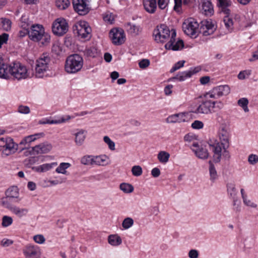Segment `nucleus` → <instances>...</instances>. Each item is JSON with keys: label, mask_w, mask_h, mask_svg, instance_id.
I'll return each instance as SVG.
<instances>
[{"label": "nucleus", "mask_w": 258, "mask_h": 258, "mask_svg": "<svg viewBox=\"0 0 258 258\" xmlns=\"http://www.w3.org/2000/svg\"><path fill=\"white\" fill-rule=\"evenodd\" d=\"M176 33L175 30H170L168 26L164 24L158 25L153 31V37L157 43H164L166 49L177 51L184 47V43L182 40L176 41Z\"/></svg>", "instance_id": "obj_1"}, {"label": "nucleus", "mask_w": 258, "mask_h": 258, "mask_svg": "<svg viewBox=\"0 0 258 258\" xmlns=\"http://www.w3.org/2000/svg\"><path fill=\"white\" fill-rule=\"evenodd\" d=\"M30 39L35 42L41 40L42 45H45L49 43L50 36L45 33L42 25L34 24L30 26V30L28 33Z\"/></svg>", "instance_id": "obj_2"}, {"label": "nucleus", "mask_w": 258, "mask_h": 258, "mask_svg": "<svg viewBox=\"0 0 258 258\" xmlns=\"http://www.w3.org/2000/svg\"><path fill=\"white\" fill-rule=\"evenodd\" d=\"M83 66V59L80 55L74 54L69 56L66 60L64 70L69 74L79 72Z\"/></svg>", "instance_id": "obj_3"}, {"label": "nucleus", "mask_w": 258, "mask_h": 258, "mask_svg": "<svg viewBox=\"0 0 258 258\" xmlns=\"http://www.w3.org/2000/svg\"><path fill=\"white\" fill-rule=\"evenodd\" d=\"M51 59L49 54L43 53L36 60L35 67V76L37 78H43L46 72L49 70Z\"/></svg>", "instance_id": "obj_4"}, {"label": "nucleus", "mask_w": 258, "mask_h": 258, "mask_svg": "<svg viewBox=\"0 0 258 258\" xmlns=\"http://www.w3.org/2000/svg\"><path fill=\"white\" fill-rule=\"evenodd\" d=\"M10 78L20 80L29 77L26 67L19 62H15L10 64Z\"/></svg>", "instance_id": "obj_5"}, {"label": "nucleus", "mask_w": 258, "mask_h": 258, "mask_svg": "<svg viewBox=\"0 0 258 258\" xmlns=\"http://www.w3.org/2000/svg\"><path fill=\"white\" fill-rule=\"evenodd\" d=\"M210 98L207 97V93L205 94L201 103L192 112L197 114H208L211 113L212 109L215 108L217 102L209 100Z\"/></svg>", "instance_id": "obj_6"}, {"label": "nucleus", "mask_w": 258, "mask_h": 258, "mask_svg": "<svg viewBox=\"0 0 258 258\" xmlns=\"http://www.w3.org/2000/svg\"><path fill=\"white\" fill-rule=\"evenodd\" d=\"M75 33L82 38L89 39L91 37V28L88 23L84 21L77 22L73 26Z\"/></svg>", "instance_id": "obj_7"}, {"label": "nucleus", "mask_w": 258, "mask_h": 258, "mask_svg": "<svg viewBox=\"0 0 258 258\" xmlns=\"http://www.w3.org/2000/svg\"><path fill=\"white\" fill-rule=\"evenodd\" d=\"M199 27V24L192 18L185 20L182 24V29L184 33L188 36L195 38L197 36Z\"/></svg>", "instance_id": "obj_8"}, {"label": "nucleus", "mask_w": 258, "mask_h": 258, "mask_svg": "<svg viewBox=\"0 0 258 258\" xmlns=\"http://www.w3.org/2000/svg\"><path fill=\"white\" fill-rule=\"evenodd\" d=\"M68 24L63 18L57 19L53 22L52 25V31L57 36L63 35L68 32Z\"/></svg>", "instance_id": "obj_9"}, {"label": "nucleus", "mask_w": 258, "mask_h": 258, "mask_svg": "<svg viewBox=\"0 0 258 258\" xmlns=\"http://www.w3.org/2000/svg\"><path fill=\"white\" fill-rule=\"evenodd\" d=\"M109 37L112 43L115 45H121L125 41V35L121 28L112 29L109 32Z\"/></svg>", "instance_id": "obj_10"}, {"label": "nucleus", "mask_w": 258, "mask_h": 258, "mask_svg": "<svg viewBox=\"0 0 258 258\" xmlns=\"http://www.w3.org/2000/svg\"><path fill=\"white\" fill-rule=\"evenodd\" d=\"M230 89L228 85L219 86L214 88L211 91L207 93L208 98L217 99L223 95L229 94Z\"/></svg>", "instance_id": "obj_11"}, {"label": "nucleus", "mask_w": 258, "mask_h": 258, "mask_svg": "<svg viewBox=\"0 0 258 258\" xmlns=\"http://www.w3.org/2000/svg\"><path fill=\"white\" fill-rule=\"evenodd\" d=\"M74 10L80 15H85L90 11L88 0H73Z\"/></svg>", "instance_id": "obj_12"}, {"label": "nucleus", "mask_w": 258, "mask_h": 258, "mask_svg": "<svg viewBox=\"0 0 258 258\" xmlns=\"http://www.w3.org/2000/svg\"><path fill=\"white\" fill-rule=\"evenodd\" d=\"M201 70V67L198 66L191 68L187 71L178 73L175 77L170 79L171 80H177L179 81H184L187 78H190L194 74L199 72Z\"/></svg>", "instance_id": "obj_13"}, {"label": "nucleus", "mask_w": 258, "mask_h": 258, "mask_svg": "<svg viewBox=\"0 0 258 258\" xmlns=\"http://www.w3.org/2000/svg\"><path fill=\"white\" fill-rule=\"evenodd\" d=\"M214 153L213 160L215 162L218 163L220 161L222 149L225 150L226 147L228 145L224 144L221 142L215 143L213 145H210Z\"/></svg>", "instance_id": "obj_14"}, {"label": "nucleus", "mask_w": 258, "mask_h": 258, "mask_svg": "<svg viewBox=\"0 0 258 258\" xmlns=\"http://www.w3.org/2000/svg\"><path fill=\"white\" fill-rule=\"evenodd\" d=\"M215 30L214 25L211 20H204L201 22L200 27V33L204 36H209L212 34Z\"/></svg>", "instance_id": "obj_15"}, {"label": "nucleus", "mask_w": 258, "mask_h": 258, "mask_svg": "<svg viewBox=\"0 0 258 258\" xmlns=\"http://www.w3.org/2000/svg\"><path fill=\"white\" fill-rule=\"evenodd\" d=\"M18 145L16 144L13 139L7 137L4 149L2 150V154L6 156H9L15 153L18 150Z\"/></svg>", "instance_id": "obj_16"}, {"label": "nucleus", "mask_w": 258, "mask_h": 258, "mask_svg": "<svg viewBox=\"0 0 258 258\" xmlns=\"http://www.w3.org/2000/svg\"><path fill=\"white\" fill-rule=\"evenodd\" d=\"M191 150L195 153L196 156L201 159H206L209 157L208 150L203 146H200L198 143H194L190 147Z\"/></svg>", "instance_id": "obj_17"}, {"label": "nucleus", "mask_w": 258, "mask_h": 258, "mask_svg": "<svg viewBox=\"0 0 258 258\" xmlns=\"http://www.w3.org/2000/svg\"><path fill=\"white\" fill-rule=\"evenodd\" d=\"M25 258H40L41 251L37 246L29 245L25 247L23 250Z\"/></svg>", "instance_id": "obj_18"}, {"label": "nucleus", "mask_w": 258, "mask_h": 258, "mask_svg": "<svg viewBox=\"0 0 258 258\" xmlns=\"http://www.w3.org/2000/svg\"><path fill=\"white\" fill-rule=\"evenodd\" d=\"M5 196L16 202H20L21 199L20 198L19 189L17 186H11L9 187L5 192Z\"/></svg>", "instance_id": "obj_19"}, {"label": "nucleus", "mask_w": 258, "mask_h": 258, "mask_svg": "<svg viewBox=\"0 0 258 258\" xmlns=\"http://www.w3.org/2000/svg\"><path fill=\"white\" fill-rule=\"evenodd\" d=\"M52 146L51 144L47 142L41 143L32 148V151L34 154H45L49 152L52 149Z\"/></svg>", "instance_id": "obj_20"}, {"label": "nucleus", "mask_w": 258, "mask_h": 258, "mask_svg": "<svg viewBox=\"0 0 258 258\" xmlns=\"http://www.w3.org/2000/svg\"><path fill=\"white\" fill-rule=\"evenodd\" d=\"M186 121L185 113L181 112L168 116L166 119L168 123L181 122Z\"/></svg>", "instance_id": "obj_21"}, {"label": "nucleus", "mask_w": 258, "mask_h": 258, "mask_svg": "<svg viewBox=\"0 0 258 258\" xmlns=\"http://www.w3.org/2000/svg\"><path fill=\"white\" fill-rule=\"evenodd\" d=\"M10 64L5 63L3 59L0 58V78L4 79L10 78Z\"/></svg>", "instance_id": "obj_22"}, {"label": "nucleus", "mask_w": 258, "mask_h": 258, "mask_svg": "<svg viewBox=\"0 0 258 258\" xmlns=\"http://www.w3.org/2000/svg\"><path fill=\"white\" fill-rule=\"evenodd\" d=\"M11 212L17 217L22 218L27 216L29 210L26 208H20L15 205Z\"/></svg>", "instance_id": "obj_23"}, {"label": "nucleus", "mask_w": 258, "mask_h": 258, "mask_svg": "<svg viewBox=\"0 0 258 258\" xmlns=\"http://www.w3.org/2000/svg\"><path fill=\"white\" fill-rule=\"evenodd\" d=\"M202 13L206 16H211L214 13L213 7L212 3L209 1H205L202 5Z\"/></svg>", "instance_id": "obj_24"}, {"label": "nucleus", "mask_w": 258, "mask_h": 258, "mask_svg": "<svg viewBox=\"0 0 258 258\" xmlns=\"http://www.w3.org/2000/svg\"><path fill=\"white\" fill-rule=\"evenodd\" d=\"M42 136L43 133L35 134L28 136L22 139V140L20 142V145L26 146V145L35 141L37 139L40 138Z\"/></svg>", "instance_id": "obj_25"}, {"label": "nucleus", "mask_w": 258, "mask_h": 258, "mask_svg": "<svg viewBox=\"0 0 258 258\" xmlns=\"http://www.w3.org/2000/svg\"><path fill=\"white\" fill-rule=\"evenodd\" d=\"M87 132L83 129L79 130L78 132L75 133V140L76 144L78 146H81L84 143L86 138V134Z\"/></svg>", "instance_id": "obj_26"}, {"label": "nucleus", "mask_w": 258, "mask_h": 258, "mask_svg": "<svg viewBox=\"0 0 258 258\" xmlns=\"http://www.w3.org/2000/svg\"><path fill=\"white\" fill-rule=\"evenodd\" d=\"M143 4L144 8L147 12L150 13L155 12L157 7L156 0H144Z\"/></svg>", "instance_id": "obj_27"}, {"label": "nucleus", "mask_w": 258, "mask_h": 258, "mask_svg": "<svg viewBox=\"0 0 258 258\" xmlns=\"http://www.w3.org/2000/svg\"><path fill=\"white\" fill-rule=\"evenodd\" d=\"M126 31L130 34L134 36L138 35L141 32L142 29L139 26L128 23L126 26Z\"/></svg>", "instance_id": "obj_28"}, {"label": "nucleus", "mask_w": 258, "mask_h": 258, "mask_svg": "<svg viewBox=\"0 0 258 258\" xmlns=\"http://www.w3.org/2000/svg\"><path fill=\"white\" fill-rule=\"evenodd\" d=\"M57 165V162H52L51 163H45L42 165H41L39 166L34 167L33 169H35L37 172H44L47 171L49 170L53 167L56 166Z\"/></svg>", "instance_id": "obj_29"}, {"label": "nucleus", "mask_w": 258, "mask_h": 258, "mask_svg": "<svg viewBox=\"0 0 258 258\" xmlns=\"http://www.w3.org/2000/svg\"><path fill=\"white\" fill-rule=\"evenodd\" d=\"M108 157L105 155L93 156V165L105 166Z\"/></svg>", "instance_id": "obj_30"}, {"label": "nucleus", "mask_w": 258, "mask_h": 258, "mask_svg": "<svg viewBox=\"0 0 258 258\" xmlns=\"http://www.w3.org/2000/svg\"><path fill=\"white\" fill-rule=\"evenodd\" d=\"M108 242L112 246H117L122 243V239L117 234H112L108 236Z\"/></svg>", "instance_id": "obj_31"}, {"label": "nucleus", "mask_w": 258, "mask_h": 258, "mask_svg": "<svg viewBox=\"0 0 258 258\" xmlns=\"http://www.w3.org/2000/svg\"><path fill=\"white\" fill-rule=\"evenodd\" d=\"M12 200L7 196H5L0 198V206L9 210L10 211L13 209L15 205L11 204V201Z\"/></svg>", "instance_id": "obj_32"}, {"label": "nucleus", "mask_w": 258, "mask_h": 258, "mask_svg": "<svg viewBox=\"0 0 258 258\" xmlns=\"http://www.w3.org/2000/svg\"><path fill=\"white\" fill-rule=\"evenodd\" d=\"M219 136L220 140V142L229 145V133L224 128H221L219 131Z\"/></svg>", "instance_id": "obj_33"}, {"label": "nucleus", "mask_w": 258, "mask_h": 258, "mask_svg": "<svg viewBox=\"0 0 258 258\" xmlns=\"http://www.w3.org/2000/svg\"><path fill=\"white\" fill-rule=\"evenodd\" d=\"M169 153L164 151H160L157 155L158 160L163 164L166 163L169 161Z\"/></svg>", "instance_id": "obj_34"}, {"label": "nucleus", "mask_w": 258, "mask_h": 258, "mask_svg": "<svg viewBox=\"0 0 258 258\" xmlns=\"http://www.w3.org/2000/svg\"><path fill=\"white\" fill-rule=\"evenodd\" d=\"M227 191L228 195L232 198L234 199L236 195V189L235 188V185L234 183L230 182L228 183L227 184Z\"/></svg>", "instance_id": "obj_35"}, {"label": "nucleus", "mask_w": 258, "mask_h": 258, "mask_svg": "<svg viewBox=\"0 0 258 258\" xmlns=\"http://www.w3.org/2000/svg\"><path fill=\"white\" fill-rule=\"evenodd\" d=\"M71 164L69 163H61L59 165V166L56 168L55 171L58 173L67 174V171L66 169L69 168L71 166Z\"/></svg>", "instance_id": "obj_36"}, {"label": "nucleus", "mask_w": 258, "mask_h": 258, "mask_svg": "<svg viewBox=\"0 0 258 258\" xmlns=\"http://www.w3.org/2000/svg\"><path fill=\"white\" fill-rule=\"evenodd\" d=\"M229 14L230 13L228 14H225L226 16L223 18L224 24L228 31L232 30L233 25V20L229 16Z\"/></svg>", "instance_id": "obj_37"}, {"label": "nucleus", "mask_w": 258, "mask_h": 258, "mask_svg": "<svg viewBox=\"0 0 258 258\" xmlns=\"http://www.w3.org/2000/svg\"><path fill=\"white\" fill-rule=\"evenodd\" d=\"M218 6L221 8L222 11L225 14H228L230 10L227 8L230 5L229 2L227 0H218Z\"/></svg>", "instance_id": "obj_38"}, {"label": "nucleus", "mask_w": 258, "mask_h": 258, "mask_svg": "<svg viewBox=\"0 0 258 258\" xmlns=\"http://www.w3.org/2000/svg\"><path fill=\"white\" fill-rule=\"evenodd\" d=\"M56 6L60 10H65L70 5L69 0H56Z\"/></svg>", "instance_id": "obj_39"}, {"label": "nucleus", "mask_w": 258, "mask_h": 258, "mask_svg": "<svg viewBox=\"0 0 258 258\" xmlns=\"http://www.w3.org/2000/svg\"><path fill=\"white\" fill-rule=\"evenodd\" d=\"M86 55L91 57H96L99 55V51L95 47H91L86 51Z\"/></svg>", "instance_id": "obj_40"}, {"label": "nucleus", "mask_w": 258, "mask_h": 258, "mask_svg": "<svg viewBox=\"0 0 258 258\" xmlns=\"http://www.w3.org/2000/svg\"><path fill=\"white\" fill-rule=\"evenodd\" d=\"M13 222V219L11 216L5 215L2 217L1 225L3 227H7L11 225Z\"/></svg>", "instance_id": "obj_41"}, {"label": "nucleus", "mask_w": 258, "mask_h": 258, "mask_svg": "<svg viewBox=\"0 0 258 258\" xmlns=\"http://www.w3.org/2000/svg\"><path fill=\"white\" fill-rule=\"evenodd\" d=\"M120 189L125 193H131L134 190L132 185L126 183H122L119 186Z\"/></svg>", "instance_id": "obj_42"}, {"label": "nucleus", "mask_w": 258, "mask_h": 258, "mask_svg": "<svg viewBox=\"0 0 258 258\" xmlns=\"http://www.w3.org/2000/svg\"><path fill=\"white\" fill-rule=\"evenodd\" d=\"M237 104L239 106L241 107L243 110L245 112H248L249 109L247 107L248 104V100L246 98H242L238 100Z\"/></svg>", "instance_id": "obj_43"}, {"label": "nucleus", "mask_w": 258, "mask_h": 258, "mask_svg": "<svg viewBox=\"0 0 258 258\" xmlns=\"http://www.w3.org/2000/svg\"><path fill=\"white\" fill-rule=\"evenodd\" d=\"M93 156L86 155L81 159V163L86 165H93Z\"/></svg>", "instance_id": "obj_44"}, {"label": "nucleus", "mask_w": 258, "mask_h": 258, "mask_svg": "<svg viewBox=\"0 0 258 258\" xmlns=\"http://www.w3.org/2000/svg\"><path fill=\"white\" fill-rule=\"evenodd\" d=\"M23 19L22 18V21L21 23V26L24 30V34H22V32H20V36L21 37H23L26 35L28 34L29 32V29H30V24L27 23L25 21H23Z\"/></svg>", "instance_id": "obj_45"}, {"label": "nucleus", "mask_w": 258, "mask_h": 258, "mask_svg": "<svg viewBox=\"0 0 258 258\" xmlns=\"http://www.w3.org/2000/svg\"><path fill=\"white\" fill-rule=\"evenodd\" d=\"M134 220L130 217L125 218L122 221V226L124 229H127L134 224Z\"/></svg>", "instance_id": "obj_46"}, {"label": "nucleus", "mask_w": 258, "mask_h": 258, "mask_svg": "<svg viewBox=\"0 0 258 258\" xmlns=\"http://www.w3.org/2000/svg\"><path fill=\"white\" fill-rule=\"evenodd\" d=\"M209 163L210 164L209 172H210L211 179L212 180H214L217 177V171H216V169H215L213 164L212 163V161H210L209 162Z\"/></svg>", "instance_id": "obj_47"}, {"label": "nucleus", "mask_w": 258, "mask_h": 258, "mask_svg": "<svg viewBox=\"0 0 258 258\" xmlns=\"http://www.w3.org/2000/svg\"><path fill=\"white\" fill-rule=\"evenodd\" d=\"M71 118L70 116H68V118L67 119L61 118V120H50V119H46V121L44 122H40L41 124H57L61 122H64L66 120H68Z\"/></svg>", "instance_id": "obj_48"}, {"label": "nucleus", "mask_w": 258, "mask_h": 258, "mask_svg": "<svg viewBox=\"0 0 258 258\" xmlns=\"http://www.w3.org/2000/svg\"><path fill=\"white\" fill-rule=\"evenodd\" d=\"M251 73V71L249 70H246L240 72L238 75V78L239 80H244L248 78Z\"/></svg>", "instance_id": "obj_49"}, {"label": "nucleus", "mask_w": 258, "mask_h": 258, "mask_svg": "<svg viewBox=\"0 0 258 258\" xmlns=\"http://www.w3.org/2000/svg\"><path fill=\"white\" fill-rule=\"evenodd\" d=\"M104 142L107 144L110 150L113 151L115 150V143L108 136H104L103 138Z\"/></svg>", "instance_id": "obj_50"}, {"label": "nucleus", "mask_w": 258, "mask_h": 258, "mask_svg": "<svg viewBox=\"0 0 258 258\" xmlns=\"http://www.w3.org/2000/svg\"><path fill=\"white\" fill-rule=\"evenodd\" d=\"M132 174L135 176H139L142 175L143 171L140 166H134L132 168Z\"/></svg>", "instance_id": "obj_51"}, {"label": "nucleus", "mask_w": 258, "mask_h": 258, "mask_svg": "<svg viewBox=\"0 0 258 258\" xmlns=\"http://www.w3.org/2000/svg\"><path fill=\"white\" fill-rule=\"evenodd\" d=\"M191 126L194 129L200 130L203 128L204 123L202 121L197 120L192 123Z\"/></svg>", "instance_id": "obj_52"}, {"label": "nucleus", "mask_w": 258, "mask_h": 258, "mask_svg": "<svg viewBox=\"0 0 258 258\" xmlns=\"http://www.w3.org/2000/svg\"><path fill=\"white\" fill-rule=\"evenodd\" d=\"M184 63H185V61H184V60H181V61H178L172 68V69L170 70V72L173 73V72L176 71V70L180 69L181 68L183 67Z\"/></svg>", "instance_id": "obj_53"}, {"label": "nucleus", "mask_w": 258, "mask_h": 258, "mask_svg": "<svg viewBox=\"0 0 258 258\" xmlns=\"http://www.w3.org/2000/svg\"><path fill=\"white\" fill-rule=\"evenodd\" d=\"M18 111L20 113L28 114L30 111V108L27 106L20 105L18 108Z\"/></svg>", "instance_id": "obj_54"}, {"label": "nucleus", "mask_w": 258, "mask_h": 258, "mask_svg": "<svg viewBox=\"0 0 258 258\" xmlns=\"http://www.w3.org/2000/svg\"><path fill=\"white\" fill-rule=\"evenodd\" d=\"M66 178L58 177L55 180H49L48 182H49L51 185H54L63 183L66 181Z\"/></svg>", "instance_id": "obj_55"}, {"label": "nucleus", "mask_w": 258, "mask_h": 258, "mask_svg": "<svg viewBox=\"0 0 258 258\" xmlns=\"http://www.w3.org/2000/svg\"><path fill=\"white\" fill-rule=\"evenodd\" d=\"M52 51L56 54L58 55L61 52V48L58 43H55L52 46Z\"/></svg>", "instance_id": "obj_56"}, {"label": "nucleus", "mask_w": 258, "mask_h": 258, "mask_svg": "<svg viewBox=\"0 0 258 258\" xmlns=\"http://www.w3.org/2000/svg\"><path fill=\"white\" fill-rule=\"evenodd\" d=\"M33 240L35 241V242L39 244H42L44 243L45 241L44 237L41 234L35 235L33 237Z\"/></svg>", "instance_id": "obj_57"}, {"label": "nucleus", "mask_w": 258, "mask_h": 258, "mask_svg": "<svg viewBox=\"0 0 258 258\" xmlns=\"http://www.w3.org/2000/svg\"><path fill=\"white\" fill-rule=\"evenodd\" d=\"M248 161L250 164L254 165L258 162V156L256 155L250 154L248 156Z\"/></svg>", "instance_id": "obj_58"}, {"label": "nucleus", "mask_w": 258, "mask_h": 258, "mask_svg": "<svg viewBox=\"0 0 258 258\" xmlns=\"http://www.w3.org/2000/svg\"><path fill=\"white\" fill-rule=\"evenodd\" d=\"M149 65L150 61L147 59H143L139 63L140 68L142 69L147 68Z\"/></svg>", "instance_id": "obj_59"}, {"label": "nucleus", "mask_w": 258, "mask_h": 258, "mask_svg": "<svg viewBox=\"0 0 258 258\" xmlns=\"http://www.w3.org/2000/svg\"><path fill=\"white\" fill-rule=\"evenodd\" d=\"M103 20L104 21L108 22L109 24H112L114 20V18L112 14H107L104 16Z\"/></svg>", "instance_id": "obj_60"}, {"label": "nucleus", "mask_w": 258, "mask_h": 258, "mask_svg": "<svg viewBox=\"0 0 258 258\" xmlns=\"http://www.w3.org/2000/svg\"><path fill=\"white\" fill-rule=\"evenodd\" d=\"M13 242H14L12 240L8 238H4L1 242V245L3 247H8L12 245Z\"/></svg>", "instance_id": "obj_61"}, {"label": "nucleus", "mask_w": 258, "mask_h": 258, "mask_svg": "<svg viewBox=\"0 0 258 258\" xmlns=\"http://www.w3.org/2000/svg\"><path fill=\"white\" fill-rule=\"evenodd\" d=\"M9 35L7 33H3L0 35V48L4 43H6L8 40Z\"/></svg>", "instance_id": "obj_62"}, {"label": "nucleus", "mask_w": 258, "mask_h": 258, "mask_svg": "<svg viewBox=\"0 0 258 258\" xmlns=\"http://www.w3.org/2000/svg\"><path fill=\"white\" fill-rule=\"evenodd\" d=\"M243 199V203L245 205H246L247 206L251 207L252 208H256L257 207L256 204H254V203L252 202L250 200H248L247 198V196L245 198H244Z\"/></svg>", "instance_id": "obj_63"}, {"label": "nucleus", "mask_w": 258, "mask_h": 258, "mask_svg": "<svg viewBox=\"0 0 258 258\" xmlns=\"http://www.w3.org/2000/svg\"><path fill=\"white\" fill-rule=\"evenodd\" d=\"M169 0H158V6L161 9H164L167 6Z\"/></svg>", "instance_id": "obj_64"}]
</instances>
